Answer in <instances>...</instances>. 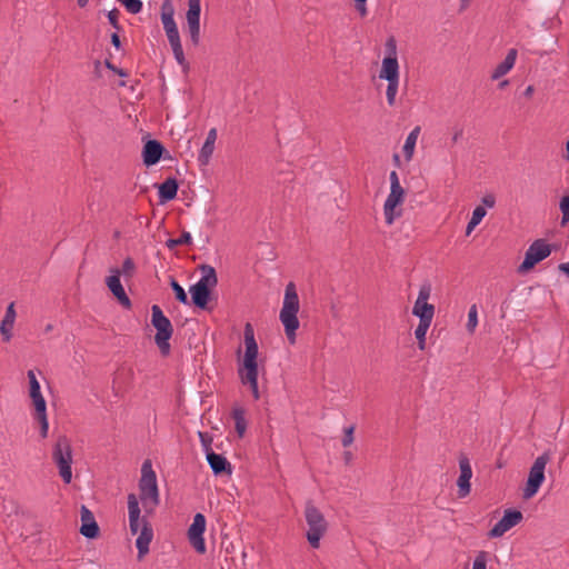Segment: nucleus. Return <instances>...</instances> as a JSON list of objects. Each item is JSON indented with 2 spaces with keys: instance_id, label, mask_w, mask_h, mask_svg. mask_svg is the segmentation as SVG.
<instances>
[{
  "instance_id": "nucleus-17",
  "label": "nucleus",
  "mask_w": 569,
  "mask_h": 569,
  "mask_svg": "<svg viewBox=\"0 0 569 569\" xmlns=\"http://www.w3.org/2000/svg\"><path fill=\"white\" fill-rule=\"evenodd\" d=\"M110 271L112 274L106 279L107 287L122 307L130 308L131 301L127 296L123 286L121 284L119 269L112 268Z\"/></svg>"
},
{
  "instance_id": "nucleus-47",
  "label": "nucleus",
  "mask_w": 569,
  "mask_h": 569,
  "mask_svg": "<svg viewBox=\"0 0 569 569\" xmlns=\"http://www.w3.org/2000/svg\"><path fill=\"white\" fill-rule=\"evenodd\" d=\"M463 136V129L461 127L456 126L453 128V134H452V142L456 143L461 139Z\"/></svg>"
},
{
  "instance_id": "nucleus-9",
  "label": "nucleus",
  "mask_w": 569,
  "mask_h": 569,
  "mask_svg": "<svg viewBox=\"0 0 569 569\" xmlns=\"http://www.w3.org/2000/svg\"><path fill=\"white\" fill-rule=\"evenodd\" d=\"M551 253L550 246L543 240H535L526 251L525 259L519 266V272H527L532 269L537 263L548 258Z\"/></svg>"
},
{
  "instance_id": "nucleus-59",
  "label": "nucleus",
  "mask_w": 569,
  "mask_h": 569,
  "mask_svg": "<svg viewBox=\"0 0 569 569\" xmlns=\"http://www.w3.org/2000/svg\"><path fill=\"white\" fill-rule=\"evenodd\" d=\"M395 160L399 161V156L398 154H395Z\"/></svg>"
},
{
  "instance_id": "nucleus-46",
  "label": "nucleus",
  "mask_w": 569,
  "mask_h": 569,
  "mask_svg": "<svg viewBox=\"0 0 569 569\" xmlns=\"http://www.w3.org/2000/svg\"><path fill=\"white\" fill-rule=\"evenodd\" d=\"M481 202H482V207H487V208H493L495 204H496V198L493 194L489 193V194H486L482 197L481 199Z\"/></svg>"
},
{
  "instance_id": "nucleus-28",
  "label": "nucleus",
  "mask_w": 569,
  "mask_h": 569,
  "mask_svg": "<svg viewBox=\"0 0 569 569\" xmlns=\"http://www.w3.org/2000/svg\"><path fill=\"white\" fill-rule=\"evenodd\" d=\"M173 16L174 9L172 7L171 0H164V2L162 3L161 13V21L164 30L173 29L177 27Z\"/></svg>"
},
{
  "instance_id": "nucleus-16",
  "label": "nucleus",
  "mask_w": 569,
  "mask_h": 569,
  "mask_svg": "<svg viewBox=\"0 0 569 569\" xmlns=\"http://www.w3.org/2000/svg\"><path fill=\"white\" fill-rule=\"evenodd\" d=\"M459 469H460V475L457 479L458 497L466 498L467 496L470 495V491H471L470 480L472 478V468L470 465V460L467 456L462 455L459 457Z\"/></svg>"
},
{
  "instance_id": "nucleus-5",
  "label": "nucleus",
  "mask_w": 569,
  "mask_h": 569,
  "mask_svg": "<svg viewBox=\"0 0 569 569\" xmlns=\"http://www.w3.org/2000/svg\"><path fill=\"white\" fill-rule=\"evenodd\" d=\"M151 311V323L157 330L154 336V342L158 346L161 355L168 356L170 353L169 340L173 333L171 321L169 320L168 317L164 316L159 306L153 305Z\"/></svg>"
},
{
  "instance_id": "nucleus-3",
  "label": "nucleus",
  "mask_w": 569,
  "mask_h": 569,
  "mask_svg": "<svg viewBox=\"0 0 569 569\" xmlns=\"http://www.w3.org/2000/svg\"><path fill=\"white\" fill-rule=\"evenodd\" d=\"M299 311V297L293 282L286 287L282 308L280 310V321L284 327V332L290 343L296 342V331L299 328L297 313Z\"/></svg>"
},
{
  "instance_id": "nucleus-33",
  "label": "nucleus",
  "mask_w": 569,
  "mask_h": 569,
  "mask_svg": "<svg viewBox=\"0 0 569 569\" xmlns=\"http://www.w3.org/2000/svg\"><path fill=\"white\" fill-rule=\"evenodd\" d=\"M192 241L191 234L188 231H183L177 239H168L166 246L168 249H173L178 246L190 244Z\"/></svg>"
},
{
  "instance_id": "nucleus-13",
  "label": "nucleus",
  "mask_w": 569,
  "mask_h": 569,
  "mask_svg": "<svg viewBox=\"0 0 569 569\" xmlns=\"http://www.w3.org/2000/svg\"><path fill=\"white\" fill-rule=\"evenodd\" d=\"M206 530V517L202 513H196L193 517V521L188 529V539L190 545L196 549L199 553H204L206 542L203 539V532Z\"/></svg>"
},
{
  "instance_id": "nucleus-12",
  "label": "nucleus",
  "mask_w": 569,
  "mask_h": 569,
  "mask_svg": "<svg viewBox=\"0 0 569 569\" xmlns=\"http://www.w3.org/2000/svg\"><path fill=\"white\" fill-rule=\"evenodd\" d=\"M200 13L201 0H188L186 19L190 40L193 46H198L200 42Z\"/></svg>"
},
{
  "instance_id": "nucleus-42",
  "label": "nucleus",
  "mask_w": 569,
  "mask_h": 569,
  "mask_svg": "<svg viewBox=\"0 0 569 569\" xmlns=\"http://www.w3.org/2000/svg\"><path fill=\"white\" fill-rule=\"evenodd\" d=\"M198 436H199V439H200V442L202 445L206 456L208 455V452L213 451L211 449L212 438L207 432H202V431H199Z\"/></svg>"
},
{
  "instance_id": "nucleus-45",
  "label": "nucleus",
  "mask_w": 569,
  "mask_h": 569,
  "mask_svg": "<svg viewBox=\"0 0 569 569\" xmlns=\"http://www.w3.org/2000/svg\"><path fill=\"white\" fill-rule=\"evenodd\" d=\"M119 11L118 9H113L108 12V20L110 24L116 28L117 30L120 29L119 22H118Z\"/></svg>"
},
{
  "instance_id": "nucleus-44",
  "label": "nucleus",
  "mask_w": 569,
  "mask_h": 569,
  "mask_svg": "<svg viewBox=\"0 0 569 569\" xmlns=\"http://www.w3.org/2000/svg\"><path fill=\"white\" fill-rule=\"evenodd\" d=\"M353 427H349L345 431V436L341 440L343 447H349L353 442Z\"/></svg>"
},
{
  "instance_id": "nucleus-30",
  "label": "nucleus",
  "mask_w": 569,
  "mask_h": 569,
  "mask_svg": "<svg viewBox=\"0 0 569 569\" xmlns=\"http://www.w3.org/2000/svg\"><path fill=\"white\" fill-rule=\"evenodd\" d=\"M486 213L487 211L482 206H478L473 209L471 219L469 220L466 228L467 236H469L473 231V229L481 222Z\"/></svg>"
},
{
  "instance_id": "nucleus-11",
  "label": "nucleus",
  "mask_w": 569,
  "mask_h": 569,
  "mask_svg": "<svg viewBox=\"0 0 569 569\" xmlns=\"http://www.w3.org/2000/svg\"><path fill=\"white\" fill-rule=\"evenodd\" d=\"M431 293V286L425 283L420 287L418 298L415 302L412 315L419 318L422 322H432L435 316V307L428 303Z\"/></svg>"
},
{
  "instance_id": "nucleus-32",
  "label": "nucleus",
  "mask_w": 569,
  "mask_h": 569,
  "mask_svg": "<svg viewBox=\"0 0 569 569\" xmlns=\"http://www.w3.org/2000/svg\"><path fill=\"white\" fill-rule=\"evenodd\" d=\"M431 322H422L419 321L416 330H415V337L418 341V348L420 350H425L426 348V335L430 327Z\"/></svg>"
},
{
  "instance_id": "nucleus-15",
  "label": "nucleus",
  "mask_w": 569,
  "mask_h": 569,
  "mask_svg": "<svg viewBox=\"0 0 569 569\" xmlns=\"http://www.w3.org/2000/svg\"><path fill=\"white\" fill-rule=\"evenodd\" d=\"M405 200V189L402 187H391L390 193L388 194L385 204V218L388 224L395 221L396 217L400 216V212H396V208L401 204Z\"/></svg>"
},
{
  "instance_id": "nucleus-21",
  "label": "nucleus",
  "mask_w": 569,
  "mask_h": 569,
  "mask_svg": "<svg viewBox=\"0 0 569 569\" xmlns=\"http://www.w3.org/2000/svg\"><path fill=\"white\" fill-rule=\"evenodd\" d=\"M81 528L80 533L86 538L93 539L99 535V526L94 520L92 512L86 507H81Z\"/></svg>"
},
{
  "instance_id": "nucleus-14",
  "label": "nucleus",
  "mask_w": 569,
  "mask_h": 569,
  "mask_svg": "<svg viewBox=\"0 0 569 569\" xmlns=\"http://www.w3.org/2000/svg\"><path fill=\"white\" fill-rule=\"evenodd\" d=\"M523 519L522 512L516 509H507L502 518L491 528L490 538L502 537L508 530L520 523Z\"/></svg>"
},
{
  "instance_id": "nucleus-10",
  "label": "nucleus",
  "mask_w": 569,
  "mask_h": 569,
  "mask_svg": "<svg viewBox=\"0 0 569 569\" xmlns=\"http://www.w3.org/2000/svg\"><path fill=\"white\" fill-rule=\"evenodd\" d=\"M396 40L389 38L386 42L388 56L383 58L379 78L389 80H399V63L396 56Z\"/></svg>"
},
{
  "instance_id": "nucleus-56",
  "label": "nucleus",
  "mask_w": 569,
  "mask_h": 569,
  "mask_svg": "<svg viewBox=\"0 0 569 569\" xmlns=\"http://www.w3.org/2000/svg\"><path fill=\"white\" fill-rule=\"evenodd\" d=\"M50 330H52V326L48 325L47 328H46V331H50Z\"/></svg>"
},
{
  "instance_id": "nucleus-58",
  "label": "nucleus",
  "mask_w": 569,
  "mask_h": 569,
  "mask_svg": "<svg viewBox=\"0 0 569 569\" xmlns=\"http://www.w3.org/2000/svg\"><path fill=\"white\" fill-rule=\"evenodd\" d=\"M367 0H355L356 3H362V2H366Z\"/></svg>"
},
{
  "instance_id": "nucleus-38",
  "label": "nucleus",
  "mask_w": 569,
  "mask_h": 569,
  "mask_svg": "<svg viewBox=\"0 0 569 569\" xmlns=\"http://www.w3.org/2000/svg\"><path fill=\"white\" fill-rule=\"evenodd\" d=\"M477 325H478L477 307H476V305H472L468 312V322H467L468 331L473 332Z\"/></svg>"
},
{
  "instance_id": "nucleus-52",
  "label": "nucleus",
  "mask_w": 569,
  "mask_h": 569,
  "mask_svg": "<svg viewBox=\"0 0 569 569\" xmlns=\"http://www.w3.org/2000/svg\"><path fill=\"white\" fill-rule=\"evenodd\" d=\"M356 8L361 13V16H365L367 13L366 2L356 3Z\"/></svg>"
},
{
  "instance_id": "nucleus-23",
  "label": "nucleus",
  "mask_w": 569,
  "mask_h": 569,
  "mask_svg": "<svg viewBox=\"0 0 569 569\" xmlns=\"http://www.w3.org/2000/svg\"><path fill=\"white\" fill-rule=\"evenodd\" d=\"M517 54H518V52L516 49H513V48L510 49L508 51L506 58L503 59V61L500 62L492 71L491 79L498 80L501 77H503L505 74H507L513 68V66L516 63Z\"/></svg>"
},
{
  "instance_id": "nucleus-4",
  "label": "nucleus",
  "mask_w": 569,
  "mask_h": 569,
  "mask_svg": "<svg viewBox=\"0 0 569 569\" xmlns=\"http://www.w3.org/2000/svg\"><path fill=\"white\" fill-rule=\"evenodd\" d=\"M305 518L309 528L307 540L312 548L317 549L320 546V539L327 531L328 523L322 512L310 500L306 502Z\"/></svg>"
},
{
  "instance_id": "nucleus-34",
  "label": "nucleus",
  "mask_w": 569,
  "mask_h": 569,
  "mask_svg": "<svg viewBox=\"0 0 569 569\" xmlns=\"http://www.w3.org/2000/svg\"><path fill=\"white\" fill-rule=\"evenodd\" d=\"M398 87H399V80H389L388 81L386 96H387V102L390 107L395 106V103H396V96L398 92Z\"/></svg>"
},
{
  "instance_id": "nucleus-19",
  "label": "nucleus",
  "mask_w": 569,
  "mask_h": 569,
  "mask_svg": "<svg viewBox=\"0 0 569 569\" xmlns=\"http://www.w3.org/2000/svg\"><path fill=\"white\" fill-rule=\"evenodd\" d=\"M164 151L163 146L157 140H149L142 149L143 163L147 167L158 163Z\"/></svg>"
},
{
  "instance_id": "nucleus-8",
  "label": "nucleus",
  "mask_w": 569,
  "mask_h": 569,
  "mask_svg": "<svg viewBox=\"0 0 569 569\" xmlns=\"http://www.w3.org/2000/svg\"><path fill=\"white\" fill-rule=\"evenodd\" d=\"M140 499L147 505L150 502L152 506L159 503V490L157 485V476L152 469L150 460H146L141 467V479L139 481Z\"/></svg>"
},
{
  "instance_id": "nucleus-37",
  "label": "nucleus",
  "mask_w": 569,
  "mask_h": 569,
  "mask_svg": "<svg viewBox=\"0 0 569 569\" xmlns=\"http://www.w3.org/2000/svg\"><path fill=\"white\" fill-rule=\"evenodd\" d=\"M559 208L562 213L561 226H566L569 222V196H565L560 199Z\"/></svg>"
},
{
  "instance_id": "nucleus-6",
  "label": "nucleus",
  "mask_w": 569,
  "mask_h": 569,
  "mask_svg": "<svg viewBox=\"0 0 569 569\" xmlns=\"http://www.w3.org/2000/svg\"><path fill=\"white\" fill-rule=\"evenodd\" d=\"M52 460L57 465L63 482L70 483L72 479V449L67 436H60L57 439L52 449Z\"/></svg>"
},
{
  "instance_id": "nucleus-2",
  "label": "nucleus",
  "mask_w": 569,
  "mask_h": 569,
  "mask_svg": "<svg viewBox=\"0 0 569 569\" xmlns=\"http://www.w3.org/2000/svg\"><path fill=\"white\" fill-rule=\"evenodd\" d=\"M129 528L132 535L139 536L136 540L138 558L142 559L149 552V545L153 538V530L146 518L140 517L139 501L134 493L128 495Z\"/></svg>"
},
{
  "instance_id": "nucleus-18",
  "label": "nucleus",
  "mask_w": 569,
  "mask_h": 569,
  "mask_svg": "<svg viewBox=\"0 0 569 569\" xmlns=\"http://www.w3.org/2000/svg\"><path fill=\"white\" fill-rule=\"evenodd\" d=\"M206 458L214 476H230L232 473L231 463L222 455L210 451Z\"/></svg>"
},
{
  "instance_id": "nucleus-25",
  "label": "nucleus",
  "mask_w": 569,
  "mask_h": 569,
  "mask_svg": "<svg viewBox=\"0 0 569 569\" xmlns=\"http://www.w3.org/2000/svg\"><path fill=\"white\" fill-rule=\"evenodd\" d=\"M189 292L191 296V301L196 307L200 309L207 308L210 300V290L194 283L189 288Z\"/></svg>"
},
{
  "instance_id": "nucleus-22",
  "label": "nucleus",
  "mask_w": 569,
  "mask_h": 569,
  "mask_svg": "<svg viewBox=\"0 0 569 569\" xmlns=\"http://www.w3.org/2000/svg\"><path fill=\"white\" fill-rule=\"evenodd\" d=\"M17 318V312L14 309V302H11L6 310V315L0 323V333L2 336L3 341L8 342L12 338V329L14 326V321Z\"/></svg>"
},
{
  "instance_id": "nucleus-39",
  "label": "nucleus",
  "mask_w": 569,
  "mask_h": 569,
  "mask_svg": "<svg viewBox=\"0 0 569 569\" xmlns=\"http://www.w3.org/2000/svg\"><path fill=\"white\" fill-rule=\"evenodd\" d=\"M488 552L479 551L473 560L472 569H487Z\"/></svg>"
},
{
  "instance_id": "nucleus-55",
  "label": "nucleus",
  "mask_w": 569,
  "mask_h": 569,
  "mask_svg": "<svg viewBox=\"0 0 569 569\" xmlns=\"http://www.w3.org/2000/svg\"><path fill=\"white\" fill-rule=\"evenodd\" d=\"M566 150H567L568 159H569V140H568V141H567V143H566Z\"/></svg>"
},
{
  "instance_id": "nucleus-26",
  "label": "nucleus",
  "mask_w": 569,
  "mask_h": 569,
  "mask_svg": "<svg viewBox=\"0 0 569 569\" xmlns=\"http://www.w3.org/2000/svg\"><path fill=\"white\" fill-rule=\"evenodd\" d=\"M216 139H217V131L216 129H211L209 130L208 134H207V138H206V141L204 143L202 144V148L199 152V156H198V160L201 164H208L212 153H213V150H214V142H216Z\"/></svg>"
},
{
  "instance_id": "nucleus-40",
  "label": "nucleus",
  "mask_w": 569,
  "mask_h": 569,
  "mask_svg": "<svg viewBox=\"0 0 569 569\" xmlns=\"http://www.w3.org/2000/svg\"><path fill=\"white\" fill-rule=\"evenodd\" d=\"M134 268H136V266H134L133 260L131 258H126L122 263L121 270H119L120 276L123 274L124 277H128V278L132 277Z\"/></svg>"
},
{
  "instance_id": "nucleus-50",
  "label": "nucleus",
  "mask_w": 569,
  "mask_h": 569,
  "mask_svg": "<svg viewBox=\"0 0 569 569\" xmlns=\"http://www.w3.org/2000/svg\"><path fill=\"white\" fill-rule=\"evenodd\" d=\"M111 43L118 50L121 48V41H120L118 33L111 34Z\"/></svg>"
},
{
  "instance_id": "nucleus-53",
  "label": "nucleus",
  "mask_w": 569,
  "mask_h": 569,
  "mask_svg": "<svg viewBox=\"0 0 569 569\" xmlns=\"http://www.w3.org/2000/svg\"><path fill=\"white\" fill-rule=\"evenodd\" d=\"M533 90H535V89H533V87H532V86H528V87L526 88V90H525L523 94H525L526 97H528V98H529V97H531V96H532Z\"/></svg>"
},
{
  "instance_id": "nucleus-24",
  "label": "nucleus",
  "mask_w": 569,
  "mask_h": 569,
  "mask_svg": "<svg viewBox=\"0 0 569 569\" xmlns=\"http://www.w3.org/2000/svg\"><path fill=\"white\" fill-rule=\"evenodd\" d=\"M199 269L201 278L196 283L211 291L218 283L216 269L210 264H201Z\"/></svg>"
},
{
  "instance_id": "nucleus-48",
  "label": "nucleus",
  "mask_w": 569,
  "mask_h": 569,
  "mask_svg": "<svg viewBox=\"0 0 569 569\" xmlns=\"http://www.w3.org/2000/svg\"><path fill=\"white\" fill-rule=\"evenodd\" d=\"M106 67L109 70H112L113 72L119 74L120 77H126L127 76V73L123 71V69H119V68L114 67L109 60H106Z\"/></svg>"
},
{
  "instance_id": "nucleus-1",
  "label": "nucleus",
  "mask_w": 569,
  "mask_h": 569,
  "mask_svg": "<svg viewBox=\"0 0 569 569\" xmlns=\"http://www.w3.org/2000/svg\"><path fill=\"white\" fill-rule=\"evenodd\" d=\"M246 351L242 368L239 369V376L243 385H249L254 399H259L258 389V345L254 339V331L250 323L244 326Z\"/></svg>"
},
{
  "instance_id": "nucleus-43",
  "label": "nucleus",
  "mask_w": 569,
  "mask_h": 569,
  "mask_svg": "<svg viewBox=\"0 0 569 569\" xmlns=\"http://www.w3.org/2000/svg\"><path fill=\"white\" fill-rule=\"evenodd\" d=\"M171 49H172L176 61L182 67H188V63L184 58L182 44H178V47H176V46L171 47Z\"/></svg>"
},
{
  "instance_id": "nucleus-41",
  "label": "nucleus",
  "mask_w": 569,
  "mask_h": 569,
  "mask_svg": "<svg viewBox=\"0 0 569 569\" xmlns=\"http://www.w3.org/2000/svg\"><path fill=\"white\" fill-rule=\"evenodd\" d=\"M164 31L171 47H178V44H181L178 27Z\"/></svg>"
},
{
  "instance_id": "nucleus-20",
  "label": "nucleus",
  "mask_w": 569,
  "mask_h": 569,
  "mask_svg": "<svg viewBox=\"0 0 569 569\" xmlns=\"http://www.w3.org/2000/svg\"><path fill=\"white\" fill-rule=\"evenodd\" d=\"M34 409H36V419L40 423V432L41 437L46 438L48 436L49 422L47 418V403L42 396V393L38 396L31 397Z\"/></svg>"
},
{
  "instance_id": "nucleus-29",
  "label": "nucleus",
  "mask_w": 569,
  "mask_h": 569,
  "mask_svg": "<svg viewBox=\"0 0 569 569\" xmlns=\"http://www.w3.org/2000/svg\"><path fill=\"white\" fill-rule=\"evenodd\" d=\"M419 133H420V127H416L410 131V133L406 138L405 144H403V153L408 160H410L413 156V151H415V147H416Z\"/></svg>"
},
{
  "instance_id": "nucleus-31",
  "label": "nucleus",
  "mask_w": 569,
  "mask_h": 569,
  "mask_svg": "<svg viewBox=\"0 0 569 569\" xmlns=\"http://www.w3.org/2000/svg\"><path fill=\"white\" fill-rule=\"evenodd\" d=\"M232 418L234 420V427L239 435V437H242L247 429V421L244 418V410L242 408H233L232 410Z\"/></svg>"
},
{
  "instance_id": "nucleus-49",
  "label": "nucleus",
  "mask_w": 569,
  "mask_h": 569,
  "mask_svg": "<svg viewBox=\"0 0 569 569\" xmlns=\"http://www.w3.org/2000/svg\"><path fill=\"white\" fill-rule=\"evenodd\" d=\"M389 179H390V188L391 187H401L398 173L396 171L390 172Z\"/></svg>"
},
{
  "instance_id": "nucleus-54",
  "label": "nucleus",
  "mask_w": 569,
  "mask_h": 569,
  "mask_svg": "<svg viewBox=\"0 0 569 569\" xmlns=\"http://www.w3.org/2000/svg\"><path fill=\"white\" fill-rule=\"evenodd\" d=\"M77 2L80 8H84L88 4L89 0H77Z\"/></svg>"
},
{
  "instance_id": "nucleus-7",
  "label": "nucleus",
  "mask_w": 569,
  "mask_h": 569,
  "mask_svg": "<svg viewBox=\"0 0 569 569\" xmlns=\"http://www.w3.org/2000/svg\"><path fill=\"white\" fill-rule=\"evenodd\" d=\"M550 459V453L548 451H545L543 453L538 456L533 461L532 466L529 469L528 479L522 492V497L525 499L532 498L539 491L541 485L546 479L545 470Z\"/></svg>"
},
{
  "instance_id": "nucleus-51",
  "label": "nucleus",
  "mask_w": 569,
  "mask_h": 569,
  "mask_svg": "<svg viewBox=\"0 0 569 569\" xmlns=\"http://www.w3.org/2000/svg\"><path fill=\"white\" fill-rule=\"evenodd\" d=\"M560 272L565 273L569 278V262H562L558 266Z\"/></svg>"
},
{
  "instance_id": "nucleus-36",
  "label": "nucleus",
  "mask_w": 569,
  "mask_h": 569,
  "mask_svg": "<svg viewBox=\"0 0 569 569\" xmlns=\"http://www.w3.org/2000/svg\"><path fill=\"white\" fill-rule=\"evenodd\" d=\"M28 379H29V385H30V397L40 395L41 393L40 383H39L33 370L28 371Z\"/></svg>"
},
{
  "instance_id": "nucleus-27",
  "label": "nucleus",
  "mask_w": 569,
  "mask_h": 569,
  "mask_svg": "<svg viewBox=\"0 0 569 569\" xmlns=\"http://www.w3.org/2000/svg\"><path fill=\"white\" fill-rule=\"evenodd\" d=\"M178 181L174 178H168L159 186V199L161 202L171 201L177 197Z\"/></svg>"
},
{
  "instance_id": "nucleus-35",
  "label": "nucleus",
  "mask_w": 569,
  "mask_h": 569,
  "mask_svg": "<svg viewBox=\"0 0 569 569\" xmlns=\"http://www.w3.org/2000/svg\"><path fill=\"white\" fill-rule=\"evenodd\" d=\"M170 286L176 295V299L180 303L188 305L189 300L184 289L174 279H171Z\"/></svg>"
},
{
  "instance_id": "nucleus-57",
  "label": "nucleus",
  "mask_w": 569,
  "mask_h": 569,
  "mask_svg": "<svg viewBox=\"0 0 569 569\" xmlns=\"http://www.w3.org/2000/svg\"><path fill=\"white\" fill-rule=\"evenodd\" d=\"M507 83H508V81H507V80H505V81H502V82L500 83V87H505Z\"/></svg>"
}]
</instances>
